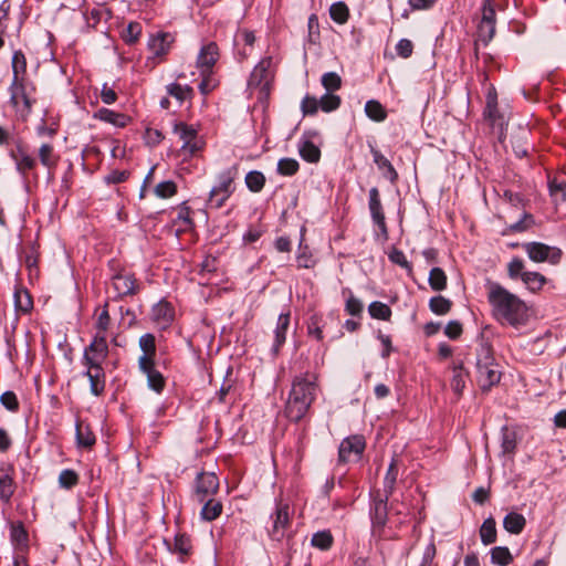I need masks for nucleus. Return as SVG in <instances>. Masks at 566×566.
<instances>
[{
	"mask_svg": "<svg viewBox=\"0 0 566 566\" xmlns=\"http://www.w3.org/2000/svg\"><path fill=\"white\" fill-rule=\"evenodd\" d=\"M488 301L493 316L511 326L517 327L527 322V306L517 295L496 282L488 284Z\"/></svg>",
	"mask_w": 566,
	"mask_h": 566,
	"instance_id": "1",
	"label": "nucleus"
},
{
	"mask_svg": "<svg viewBox=\"0 0 566 566\" xmlns=\"http://www.w3.org/2000/svg\"><path fill=\"white\" fill-rule=\"evenodd\" d=\"M319 107V101L311 95L304 96V98L301 102V111L304 116H313L315 115Z\"/></svg>",
	"mask_w": 566,
	"mask_h": 566,
	"instance_id": "59",
	"label": "nucleus"
},
{
	"mask_svg": "<svg viewBox=\"0 0 566 566\" xmlns=\"http://www.w3.org/2000/svg\"><path fill=\"white\" fill-rule=\"evenodd\" d=\"M373 496V504L370 507V520L373 524L374 531L381 530L386 522L388 516V507H387V501L388 497L385 494H381L380 491H376L371 494Z\"/></svg>",
	"mask_w": 566,
	"mask_h": 566,
	"instance_id": "13",
	"label": "nucleus"
},
{
	"mask_svg": "<svg viewBox=\"0 0 566 566\" xmlns=\"http://www.w3.org/2000/svg\"><path fill=\"white\" fill-rule=\"evenodd\" d=\"M527 256L534 262H548L553 265L559 263L563 252L557 247H551L542 242H527L523 244Z\"/></svg>",
	"mask_w": 566,
	"mask_h": 566,
	"instance_id": "8",
	"label": "nucleus"
},
{
	"mask_svg": "<svg viewBox=\"0 0 566 566\" xmlns=\"http://www.w3.org/2000/svg\"><path fill=\"white\" fill-rule=\"evenodd\" d=\"M10 103L13 106L17 116L25 120L31 114L34 99L31 96L33 87L28 82H11Z\"/></svg>",
	"mask_w": 566,
	"mask_h": 566,
	"instance_id": "5",
	"label": "nucleus"
},
{
	"mask_svg": "<svg viewBox=\"0 0 566 566\" xmlns=\"http://www.w3.org/2000/svg\"><path fill=\"white\" fill-rule=\"evenodd\" d=\"M318 101L321 109L325 113L336 111L342 102L340 97L332 92L325 93Z\"/></svg>",
	"mask_w": 566,
	"mask_h": 566,
	"instance_id": "51",
	"label": "nucleus"
},
{
	"mask_svg": "<svg viewBox=\"0 0 566 566\" xmlns=\"http://www.w3.org/2000/svg\"><path fill=\"white\" fill-rule=\"evenodd\" d=\"M219 46L216 42L209 41L202 44L196 62L200 74L203 76L210 74L212 72V67L219 60Z\"/></svg>",
	"mask_w": 566,
	"mask_h": 566,
	"instance_id": "11",
	"label": "nucleus"
},
{
	"mask_svg": "<svg viewBox=\"0 0 566 566\" xmlns=\"http://www.w3.org/2000/svg\"><path fill=\"white\" fill-rule=\"evenodd\" d=\"M139 347L143 350L140 357L148 358L149 361H155L156 356V338L153 334L146 333L139 338Z\"/></svg>",
	"mask_w": 566,
	"mask_h": 566,
	"instance_id": "37",
	"label": "nucleus"
},
{
	"mask_svg": "<svg viewBox=\"0 0 566 566\" xmlns=\"http://www.w3.org/2000/svg\"><path fill=\"white\" fill-rule=\"evenodd\" d=\"M484 118L490 122V124L493 127H501L504 124V117L500 113L496 104H486L484 112H483Z\"/></svg>",
	"mask_w": 566,
	"mask_h": 566,
	"instance_id": "48",
	"label": "nucleus"
},
{
	"mask_svg": "<svg viewBox=\"0 0 566 566\" xmlns=\"http://www.w3.org/2000/svg\"><path fill=\"white\" fill-rule=\"evenodd\" d=\"M108 345L106 335L96 333L91 344L84 349L82 364L90 365L91 367L102 366L103 361L107 358Z\"/></svg>",
	"mask_w": 566,
	"mask_h": 566,
	"instance_id": "9",
	"label": "nucleus"
},
{
	"mask_svg": "<svg viewBox=\"0 0 566 566\" xmlns=\"http://www.w3.org/2000/svg\"><path fill=\"white\" fill-rule=\"evenodd\" d=\"M139 370L146 375L148 387L157 394H160L166 385L165 377L156 369L155 361H149L146 357L138 358Z\"/></svg>",
	"mask_w": 566,
	"mask_h": 566,
	"instance_id": "14",
	"label": "nucleus"
},
{
	"mask_svg": "<svg viewBox=\"0 0 566 566\" xmlns=\"http://www.w3.org/2000/svg\"><path fill=\"white\" fill-rule=\"evenodd\" d=\"M9 157L13 160L15 170L23 180H27L31 174L36 177L34 170L38 159L29 153L21 139L17 140L14 148L10 149Z\"/></svg>",
	"mask_w": 566,
	"mask_h": 566,
	"instance_id": "7",
	"label": "nucleus"
},
{
	"mask_svg": "<svg viewBox=\"0 0 566 566\" xmlns=\"http://www.w3.org/2000/svg\"><path fill=\"white\" fill-rule=\"evenodd\" d=\"M321 83L327 92H334L340 88L342 78L336 72L324 73Z\"/></svg>",
	"mask_w": 566,
	"mask_h": 566,
	"instance_id": "54",
	"label": "nucleus"
},
{
	"mask_svg": "<svg viewBox=\"0 0 566 566\" xmlns=\"http://www.w3.org/2000/svg\"><path fill=\"white\" fill-rule=\"evenodd\" d=\"M452 302L442 295L433 296L429 300V308L437 315H446L450 312Z\"/></svg>",
	"mask_w": 566,
	"mask_h": 566,
	"instance_id": "44",
	"label": "nucleus"
},
{
	"mask_svg": "<svg viewBox=\"0 0 566 566\" xmlns=\"http://www.w3.org/2000/svg\"><path fill=\"white\" fill-rule=\"evenodd\" d=\"M316 390L315 375L306 373L294 378L285 407V415L291 421L298 422L304 418L316 398Z\"/></svg>",
	"mask_w": 566,
	"mask_h": 566,
	"instance_id": "2",
	"label": "nucleus"
},
{
	"mask_svg": "<svg viewBox=\"0 0 566 566\" xmlns=\"http://www.w3.org/2000/svg\"><path fill=\"white\" fill-rule=\"evenodd\" d=\"M526 524L525 517L516 512H511L505 515L503 520L504 528L511 534H520L523 532Z\"/></svg>",
	"mask_w": 566,
	"mask_h": 566,
	"instance_id": "30",
	"label": "nucleus"
},
{
	"mask_svg": "<svg viewBox=\"0 0 566 566\" xmlns=\"http://www.w3.org/2000/svg\"><path fill=\"white\" fill-rule=\"evenodd\" d=\"M370 153L373 155L374 163L378 169L382 171V176L395 182L398 179V172L391 163L371 144H369Z\"/></svg>",
	"mask_w": 566,
	"mask_h": 566,
	"instance_id": "24",
	"label": "nucleus"
},
{
	"mask_svg": "<svg viewBox=\"0 0 566 566\" xmlns=\"http://www.w3.org/2000/svg\"><path fill=\"white\" fill-rule=\"evenodd\" d=\"M154 191L158 198L167 199V198L172 197L177 192V186L174 181L166 180V181L159 182L155 187Z\"/></svg>",
	"mask_w": 566,
	"mask_h": 566,
	"instance_id": "58",
	"label": "nucleus"
},
{
	"mask_svg": "<svg viewBox=\"0 0 566 566\" xmlns=\"http://www.w3.org/2000/svg\"><path fill=\"white\" fill-rule=\"evenodd\" d=\"M462 364H459L457 366L453 367V377H452V380H451V387L452 389L454 390V392L457 394H461L464 386H465V380H464V376H463V370H462Z\"/></svg>",
	"mask_w": 566,
	"mask_h": 566,
	"instance_id": "61",
	"label": "nucleus"
},
{
	"mask_svg": "<svg viewBox=\"0 0 566 566\" xmlns=\"http://www.w3.org/2000/svg\"><path fill=\"white\" fill-rule=\"evenodd\" d=\"M478 382L483 391H488L492 386L497 384L501 379L500 371L495 368L494 363L492 365H483L476 367Z\"/></svg>",
	"mask_w": 566,
	"mask_h": 566,
	"instance_id": "22",
	"label": "nucleus"
},
{
	"mask_svg": "<svg viewBox=\"0 0 566 566\" xmlns=\"http://www.w3.org/2000/svg\"><path fill=\"white\" fill-rule=\"evenodd\" d=\"M300 165L296 159L282 158L277 163V171L283 176H293L297 172Z\"/></svg>",
	"mask_w": 566,
	"mask_h": 566,
	"instance_id": "56",
	"label": "nucleus"
},
{
	"mask_svg": "<svg viewBox=\"0 0 566 566\" xmlns=\"http://www.w3.org/2000/svg\"><path fill=\"white\" fill-rule=\"evenodd\" d=\"M174 134L182 142L180 153L185 157H192L199 153L203 146V140L199 137L197 129L184 122L175 123Z\"/></svg>",
	"mask_w": 566,
	"mask_h": 566,
	"instance_id": "6",
	"label": "nucleus"
},
{
	"mask_svg": "<svg viewBox=\"0 0 566 566\" xmlns=\"http://www.w3.org/2000/svg\"><path fill=\"white\" fill-rule=\"evenodd\" d=\"M175 224H179L177 229V235L181 232L191 231L195 228V223L190 217V208L182 205L177 212Z\"/></svg>",
	"mask_w": 566,
	"mask_h": 566,
	"instance_id": "31",
	"label": "nucleus"
},
{
	"mask_svg": "<svg viewBox=\"0 0 566 566\" xmlns=\"http://www.w3.org/2000/svg\"><path fill=\"white\" fill-rule=\"evenodd\" d=\"M501 446H502L504 453L513 452L516 447L515 433L513 431H510L509 429L504 428L502 430Z\"/></svg>",
	"mask_w": 566,
	"mask_h": 566,
	"instance_id": "62",
	"label": "nucleus"
},
{
	"mask_svg": "<svg viewBox=\"0 0 566 566\" xmlns=\"http://www.w3.org/2000/svg\"><path fill=\"white\" fill-rule=\"evenodd\" d=\"M311 544L322 551H327L333 545V536L329 531L316 532L311 539Z\"/></svg>",
	"mask_w": 566,
	"mask_h": 566,
	"instance_id": "50",
	"label": "nucleus"
},
{
	"mask_svg": "<svg viewBox=\"0 0 566 566\" xmlns=\"http://www.w3.org/2000/svg\"><path fill=\"white\" fill-rule=\"evenodd\" d=\"M398 472H399V469H398V461L397 459H392L388 469H387V472H386V475L384 478V494L387 495V496H390L395 490V485H396V482H397V478H398Z\"/></svg>",
	"mask_w": 566,
	"mask_h": 566,
	"instance_id": "33",
	"label": "nucleus"
},
{
	"mask_svg": "<svg viewBox=\"0 0 566 566\" xmlns=\"http://www.w3.org/2000/svg\"><path fill=\"white\" fill-rule=\"evenodd\" d=\"M12 82H27V59L22 51H15L12 55Z\"/></svg>",
	"mask_w": 566,
	"mask_h": 566,
	"instance_id": "26",
	"label": "nucleus"
},
{
	"mask_svg": "<svg viewBox=\"0 0 566 566\" xmlns=\"http://www.w3.org/2000/svg\"><path fill=\"white\" fill-rule=\"evenodd\" d=\"M167 93L178 99L180 103L184 102L191 93L192 90L188 85H180L178 83H171L167 85Z\"/></svg>",
	"mask_w": 566,
	"mask_h": 566,
	"instance_id": "55",
	"label": "nucleus"
},
{
	"mask_svg": "<svg viewBox=\"0 0 566 566\" xmlns=\"http://www.w3.org/2000/svg\"><path fill=\"white\" fill-rule=\"evenodd\" d=\"M165 544L169 552L178 555L180 562H185V559L192 553L191 539L184 533L176 534L172 542L165 539Z\"/></svg>",
	"mask_w": 566,
	"mask_h": 566,
	"instance_id": "20",
	"label": "nucleus"
},
{
	"mask_svg": "<svg viewBox=\"0 0 566 566\" xmlns=\"http://www.w3.org/2000/svg\"><path fill=\"white\" fill-rule=\"evenodd\" d=\"M272 57L268 56L262 59L251 72L248 90L250 95L255 97L259 102L268 99L273 80V72L271 71Z\"/></svg>",
	"mask_w": 566,
	"mask_h": 566,
	"instance_id": "3",
	"label": "nucleus"
},
{
	"mask_svg": "<svg viewBox=\"0 0 566 566\" xmlns=\"http://www.w3.org/2000/svg\"><path fill=\"white\" fill-rule=\"evenodd\" d=\"M365 113L370 119L375 122H382L387 117V113L384 106L375 99H370L366 103Z\"/></svg>",
	"mask_w": 566,
	"mask_h": 566,
	"instance_id": "42",
	"label": "nucleus"
},
{
	"mask_svg": "<svg viewBox=\"0 0 566 566\" xmlns=\"http://www.w3.org/2000/svg\"><path fill=\"white\" fill-rule=\"evenodd\" d=\"M112 286L118 297L134 295L138 291L136 279L130 274H116L112 279Z\"/></svg>",
	"mask_w": 566,
	"mask_h": 566,
	"instance_id": "19",
	"label": "nucleus"
},
{
	"mask_svg": "<svg viewBox=\"0 0 566 566\" xmlns=\"http://www.w3.org/2000/svg\"><path fill=\"white\" fill-rule=\"evenodd\" d=\"M86 370L83 373V376L87 377L90 380V389L91 392L98 397L104 392L105 389V371L102 366L91 367L90 365H84Z\"/></svg>",
	"mask_w": 566,
	"mask_h": 566,
	"instance_id": "21",
	"label": "nucleus"
},
{
	"mask_svg": "<svg viewBox=\"0 0 566 566\" xmlns=\"http://www.w3.org/2000/svg\"><path fill=\"white\" fill-rule=\"evenodd\" d=\"M522 281L531 292L535 293L542 290L547 279L538 272L527 271L523 274Z\"/></svg>",
	"mask_w": 566,
	"mask_h": 566,
	"instance_id": "38",
	"label": "nucleus"
},
{
	"mask_svg": "<svg viewBox=\"0 0 566 566\" xmlns=\"http://www.w3.org/2000/svg\"><path fill=\"white\" fill-rule=\"evenodd\" d=\"M203 503L205 504L200 512V515L203 520L213 521L220 516L222 512V504L220 501L214 499H207Z\"/></svg>",
	"mask_w": 566,
	"mask_h": 566,
	"instance_id": "39",
	"label": "nucleus"
},
{
	"mask_svg": "<svg viewBox=\"0 0 566 566\" xmlns=\"http://www.w3.org/2000/svg\"><path fill=\"white\" fill-rule=\"evenodd\" d=\"M10 538L17 545L27 544L28 533L22 523H12L10 527Z\"/></svg>",
	"mask_w": 566,
	"mask_h": 566,
	"instance_id": "57",
	"label": "nucleus"
},
{
	"mask_svg": "<svg viewBox=\"0 0 566 566\" xmlns=\"http://www.w3.org/2000/svg\"><path fill=\"white\" fill-rule=\"evenodd\" d=\"M365 449L361 436H352L344 439L339 446L338 458L340 462L358 461Z\"/></svg>",
	"mask_w": 566,
	"mask_h": 566,
	"instance_id": "12",
	"label": "nucleus"
},
{
	"mask_svg": "<svg viewBox=\"0 0 566 566\" xmlns=\"http://www.w3.org/2000/svg\"><path fill=\"white\" fill-rule=\"evenodd\" d=\"M369 210L374 223L378 227L381 235L386 240L388 238V229L386 224L385 213L379 197V191L376 187L369 190Z\"/></svg>",
	"mask_w": 566,
	"mask_h": 566,
	"instance_id": "15",
	"label": "nucleus"
},
{
	"mask_svg": "<svg viewBox=\"0 0 566 566\" xmlns=\"http://www.w3.org/2000/svg\"><path fill=\"white\" fill-rule=\"evenodd\" d=\"M331 19L338 23L344 24L347 22L349 18V10L345 2H335L329 8Z\"/></svg>",
	"mask_w": 566,
	"mask_h": 566,
	"instance_id": "43",
	"label": "nucleus"
},
{
	"mask_svg": "<svg viewBox=\"0 0 566 566\" xmlns=\"http://www.w3.org/2000/svg\"><path fill=\"white\" fill-rule=\"evenodd\" d=\"M14 307L17 312L27 314L33 307V301L30 293L24 289H17L14 292Z\"/></svg>",
	"mask_w": 566,
	"mask_h": 566,
	"instance_id": "32",
	"label": "nucleus"
},
{
	"mask_svg": "<svg viewBox=\"0 0 566 566\" xmlns=\"http://www.w3.org/2000/svg\"><path fill=\"white\" fill-rule=\"evenodd\" d=\"M368 312L373 318L382 321H388L391 316L390 307L387 304L378 301L369 304Z\"/></svg>",
	"mask_w": 566,
	"mask_h": 566,
	"instance_id": "49",
	"label": "nucleus"
},
{
	"mask_svg": "<svg viewBox=\"0 0 566 566\" xmlns=\"http://www.w3.org/2000/svg\"><path fill=\"white\" fill-rule=\"evenodd\" d=\"M475 367H480L483 365H492V363H494L493 350L488 342H480L475 349Z\"/></svg>",
	"mask_w": 566,
	"mask_h": 566,
	"instance_id": "36",
	"label": "nucleus"
},
{
	"mask_svg": "<svg viewBox=\"0 0 566 566\" xmlns=\"http://www.w3.org/2000/svg\"><path fill=\"white\" fill-rule=\"evenodd\" d=\"M447 281H448L447 275L441 268H432L431 269V271L429 273L428 282H429L430 287L433 291L440 292V291L446 290Z\"/></svg>",
	"mask_w": 566,
	"mask_h": 566,
	"instance_id": "40",
	"label": "nucleus"
},
{
	"mask_svg": "<svg viewBox=\"0 0 566 566\" xmlns=\"http://www.w3.org/2000/svg\"><path fill=\"white\" fill-rule=\"evenodd\" d=\"M15 491L14 469L11 464L0 465V500L8 504Z\"/></svg>",
	"mask_w": 566,
	"mask_h": 566,
	"instance_id": "16",
	"label": "nucleus"
},
{
	"mask_svg": "<svg viewBox=\"0 0 566 566\" xmlns=\"http://www.w3.org/2000/svg\"><path fill=\"white\" fill-rule=\"evenodd\" d=\"M265 184V177L261 171L253 170L247 174L245 185L252 192H260Z\"/></svg>",
	"mask_w": 566,
	"mask_h": 566,
	"instance_id": "47",
	"label": "nucleus"
},
{
	"mask_svg": "<svg viewBox=\"0 0 566 566\" xmlns=\"http://www.w3.org/2000/svg\"><path fill=\"white\" fill-rule=\"evenodd\" d=\"M290 325V313L280 314L277 318L276 328L274 331L275 339L273 344L274 353H277L281 346L285 343L286 332Z\"/></svg>",
	"mask_w": 566,
	"mask_h": 566,
	"instance_id": "27",
	"label": "nucleus"
},
{
	"mask_svg": "<svg viewBox=\"0 0 566 566\" xmlns=\"http://www.w3.org/2000/svg\"><path fill=\"white\" fill-rule=\"evenodd\" d=\"M218 489L219 480L217 475L210 472H201L196 479L193 497L199 503H203L207 499L216 494Z\"/></svg>",
	"mask_w": 566,
	"mask_h": 566,
	"instance_id": "10",
	"label": "nucleus"
},
{
	"mask_svg": "<svg viewBox=\"0 0 566 566\" xmlns=\"http://www.w3.org/2000/svg\"><path fill=\"white\" fill-rule=\"evenodd\" d=\"M254 42H255L254 33L247 29L239 30L234 36L235 45H240V44L244 45V48L241 51H239V54L242 56V59H245L251 53Z\"/></svg>",
	"mask_w": 566,
	"mask_h": 566,
	"instance_id": "28",
	"label": "nucleus"
},
{
	"mask_svg": "<svg viewBox=\"0 0 566 566\" xmlns=\"http://www.w3.org/2000/svg\"><path fill=\"white\" fill-rule=\"evenodd\" d=\"M142 34V24L138 22H129L128 25L122 31V39L127 44H133L138 41Z\"/></svg>",
	"mask_w": 566,
	"mask_h": 566,
	"instance_id": "52",
	"label": "nucleus"
},
{
	"mask_svg": "<svg viewBox=\"0 0 566 566\" xmlns=\"http://www.w3.org/2000/svg\"><path fill=\"white\" fill-rule=\"evenodd\" d=\"M480 537L484 545L493 544L496 541V523L493 517L484 520L480 528Z\"/></svg>",
	"mask_w": 566,
	"mask_h": 566,
	"instance_id": "35",
	"label": "nucleus"
},
{
	"mask_svg": "<svg viewBox=\"0 0 566 566\" xmlns=\"http://www.w3.org/2000/svg\"><path fill=\"white\" fill-rule=\"evenodd\" d=\"M307 44L317 45L319 44L321 33H319V23L316 14H311L307 20Z\"/></svg>",
	"mask_w": 566,
	"mask_h": 566,
	"instance_id": "46",
	"label": "nucleus"
},
{
	"mask_svg": "<svg viewBox=\"0 0 566 566\" xmlns=\"http://www.w3.org/2000/svg\"><path fill=\"white\" fill-rule=\"evenodd\" d=\"M38 158L41 165L48 170L54 169L60 161V155L51 143H43L39 147Z\"/></svg>",
	"mask_w": 566,
	"mask_h": 566,
	"instance_id": "25",
	"label": "nucleus"
},
{
	"mask_svg": "<svg viewBox=\"0 0 566 566\" xmlns=\"http://www.w3.org/2000/svg\"><path fill=\"white\" fill-rule=\"evenodd\" d=\"M76 441L81 447L90 448L95 443V436L91 431L88 424L82 420L76 421Z\"/></svg>",
	"mask_w": 566,
	"mask_h": 566,
	"instance_id": "34",
	"label": "nucleus"
},
{
	"mask_svg": "<svg viewBox=\"0 0 566 566\" xmlns=\"http://www.w3.org/2000/svg\"><path fill=\"white\" fill-rule=\"evenodd\" d=\"M78 483V474L71 469L62 470L59 475V485L62 489L71 490Z\"/></svg>",
	"mask_w": 566,
	"mask_h": 566,
	"instance_id": "53",
	"label": "nucleus"
},
{
	"mask_svg": "<svg viewBox=\"0 0 566 566\" xmlns=\"http://www.w3.org/2000/svg\"><path fill=\"white\" fill-rule=\"evenodd\" d=\"M239 175L238 165H233L218 175V184L209 192L208 205L219 209L234 192L233 181Z\"/></svg>",
	"mask_w": 566,
	"mask_h": 566,
	"instance_id": "4",
	"label": "nucleus"
},
{
	"mask_svg": "<svg viewBox=\"0 0 566 566\" xmlns=\"http://www.w3.org/2000/svg\"><path fill=\"white\" fill-rule=\"evenodd\" d=\"M175 311L171 304L165 300L155 304L150 312L151 321L160 328H167L174 321Z\"/></svg>",
	"mask_w": 566,
	"mask_h": 566,
	"instance_id": "17",
	"label": "nucleus"
},
{
	"mask_svg": "<svg viewBox=\"0 0 566 566\" xmlns=\"http://www.w3.org/2000/svg\"><path fill=\"white\" fill-rule=\"evenodd\" d=\"M99 119L111 123L117 127H124L127 123V116L124 114L115 113L108 108H101L96 114Z\"/></svg>",
	"mask_w": 566,
	"mask_h": 566,
	"instance_id": "41",
	"label": "nucleus"
},
{
	"mask_svg": "<svg viewBox=\"0 0 566 566\" xmlns=\"http://www.w3.org/2000/svg\"><path fill=\"white\" fill-rule=\"evenodd\" d=\"M298 154L307 163H317L321 158L319 148L310 139H302L298 143Z\"/></svg>",
	"mask_w": 566,
	"mask_h": 566,
	"instance_id": "29",
	"label": "nucleus"
},
{
	"mask_svg": "<svg viewBox=\"0 0 566 566\" xmlns=\"http://www.w3.org/2000/svg\"><path fill=\"white\" fill-rule=\"evenodd\" d=\"M478 34L480 40L486 45L495 34V25L480 22L478 27Z\"/></svg>",
	"mask_w": 566,
	"mask_h": 566,
	"instance_id": "63",
	"label": "nucleus"
},
{
	"mask_svg": "<svg viewBox=\"0 0 566 566\" xmlns=\"http://www.w3.org/2000/svg\"><path fill=\"white\" fill-rule=\"evenodd\" d=\"M174 42V36L170 33L161 32L154 36L148 42V48L154 56L160 57L166 55Z\"/></svg>",
	"mask_w": 566,
	"mask_h": 566,
	"instance_id": "23",
	"label": "nucleus"
},
{
	"mask_svg": "<svg viewBox=\"0 0 566 566\" xmlns=\"http://www.w3.org/2000/svg\"><path fill=\"white\" fill-rule=\"evenodd\" d=\"M272 517L273 525L269 533L272 539L280 541L284 536V531L289 525V505L279 503Z\"/></svg>",
	"mask_w": 566,
	"mask_h": 566,
	"instance_id": "18",
	"label": "nucleus"
},
{
	"mask_svg": "<svg viewBox=\"0 0 566 566\" xmlns=\"http://www.w3.org/2000/svg\"><path fill=\"white\" fill-rule=\"evenodd\" d=\"M0 402L2 406L8 409L9 411H18L19 409V401L17 398V395L13 391H6L0 397Z\"/></svg>",
	"mask_w": 566,
	"mask_h": 566,
	"instance_id": "64",
	"label": "nucleus"
},
{
	"mask_svg": "<svg viewBox=\"0 0 566 566\" xmlns=\"http://www.w3.org/2000/svg\"><path fill=\"white\" fill-rule=\"evenodd\" d=\"M491 560L500 566H507L513 560L510 549L505 546H496L491 549Z\"/></svg>",
	"mask_w": 566,
	"mask_h": 566,
	"instance_id": "45",
	"label": "nucleus"
},
{
	"mask_svg": "<svg viewBox=\"0 0 566 566\" xmlns=\"http://www.w3.org/2000/svg\"><path fill=\"white\" fill-rule=\"evenodd\" d=\"M388 259H389L392 263H395V264H397V265H399V266H401V268L406 269V270L408 271V273H409V274L412 272V265H411V263L407 260V258H406L405 253H403L401 250H398V249H396V248H392V249H391V251L388 253Z\"/></svg>",
	"mask_w": 566,
	"mask_h": 566,
	"instance_id": "60",
	"label": "nucleus"
}]
</instances>
